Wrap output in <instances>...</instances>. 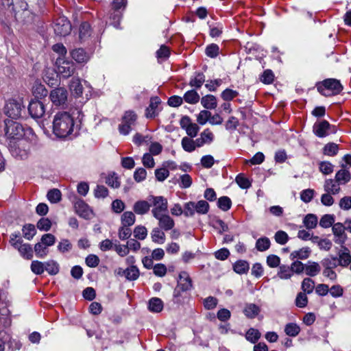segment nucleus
Listing matches in <instances>:
<instances>
[{
	"label": "nucleus",
	"mask_w": 351,
	"mask_h": 351,
	"mask_svg": "<svg viewBox=\"0 0 351 351\" xmlns=\"http://www.w3.org/2000/svg\"><path fill=\"white\" fill-rule=\"evenodd\" d=\"M121 18V12L119 10H114V11L112 13H110L109 16L110 25H112L117 28L119 25Z\"/></svg>",
	"instance_id": "nucleus-56"
},
{
	"label": "nucleus",
	"mask_w": 351,
	"mask_h": 351,
	"mask_svg": "<svg viewBox=\"0 0 351 351\" xmlns=\"http://www.w3.org/2000/svg\"><path fill=\"white\" fill-rule=\"evenodd\" d=\"M219 51V46L216 44L213 43L206 47L205 53L207 56L213 58L218 56Z\"/></svg>",
	"instance_id": "nucleus-61"
},
{
	"label": "nucleus",
	"mask_w": 351,
	"mask_h": 351,
	"mask_svg": "<svg viewBox=\"0 0 351 351\" xmlns=\"http://www.w3.org/2000/svg\"><path fill=\"white\" fill-rule=\"evenodd\" d=\"M57 71L63 77L71 76L75 70V65L72 61L58 58L56 60Z\"/></svg>",
	"instance_id": "nucleus-10"
},
{
	"label": "nucleus",
	"mask_w": 351,
	"mask_h": 351,
	"mask_svg": "<svg viewBox=\"0 0 351 351\" xmlns=\"http://www.w3.org/2000/svg\"><path fill=\"white\" fill-rule=\"evenodd\" d=\"M341 184L335 179H327L325 180L324 189L327 193H330L332 195L338 194L341 190Z\"/></svg>",
	"instance_id": "nucleus-23"
},
{
	"label": "nucleus",
	"mask_w": 351,
	"mask_h": 351,
	"mask_svg": "<svg viewBox=\"0 0 351 351\" xmlns=\"http://www.w3.org/2000/svg\"><path fill=\"white\" fill-rule=\"evenodd\" d=\"M14 247L19 251L21 256L24 258L30 260L33 257V250L32 246L29 243H23L21 242L14 243Z\"/></svg>",
	"instance_id": "nucleus-16"
},
{
	"label": "nucleus",
	"mask_w": 351,
	"mask_h": 351,
	"mask_svg": "<svg viewBox=\"0 0 351 351\" xmlns=\"http://www.w3.org/2000/svg\"><path fill=\"white\" fill-rule=\"evenodd\" d=\"M274 239L278 244L285 245L289 240V236L285 231L278 230L275 233Z\"/></svg>",
	"instance_id": "nucleus-60"
},
{
	"label": "nucleus",
	"mask_w": 351,
	"mask_h": 351,
	"mask_svg": "<svg viewBox=\"0 0 351 351\" xmlns=\"http://www.w3.org/2000/svg\"><path fill=\"white\" fill-rule=\"evenodd\" d=\"M72 58L78 63H85L89 60V56L82 48L74 49L70 51Z\"/></svg>",
	"instance_id": "nucleus-21"
},
{
	"label": "nucleus",
	"mask_w": 351,
	"mask_h": 351,
	"mask_svg": "<svg viewBox=\"0 0 351 351\" xmlns=\"http://www.w3.org/2000/svg\"><path fill=\"white\" fill-rule=\"evenodd\" d=\"M10 152L14 158L21 160L27 158L28 156L27 150L23 146L22 143H14L10 145Z\"/></svg>",
	"instance_id": "nucleus-17"
},
{
	"label": "nucleus",
	"mask_w": 351,
	"mask_h": 351,
	"mask_svg": "<svg viewBox=\"0 0 351 351\" xmlns=\"http://www.w3.org/2000/svg\"><path fill=\"white\" fill-rule=\"evenodd\" d=\"M321 271V267L317 262L308 261L305 264V273L307 276L313 277L317 276Z\"/></svg>",
	"instance_id": "nucleus-26"
},
{
	"label": "nucleus",
	"mask_w": 351,
	"mask_h": 351,
	"mask_svg": "<svg viewBox=\"0 0 351 351\" xmlns=\"http://www.w3.org/2000/svg\"><path fill=\"white\" fill-rule=\"evenodd\" d=\"M232 206L231 199L227 196H223L218 199L217 206L223 211L228 210Z\"/></svg>",
	"instance_id": "nucleus-50"
},
{
	"label": "nucleus",
	"mask_w": 351,
	"mask_h": 351,
	"mask_svg": "<svg viewBox=\"0 0 351 351\" xmlns=\"http://www.w3.org/2000/svg\"><path fill=\"white\" fill-rule=\"evenodd\" d=\"M70 90L72 94L79 97L82 94L83 86L79 78H73L70 83Z\"/></svg>",
	"instance_id": "nucleus-31"
},
{
	"label": "nucleus",
	"mask_w": 351,
	"mask_h": 351,
	"mask_svg": "<svg viewBox=\"0 0 351 351\" xmlns=\"http://www.w3.org/2000/svg\"><path fill=\"white\" fill-rule=\"evenodd\" d=\"M270 240L266 237L259 238L256 242V248L260 252L266 251L270 247Z\"/></svg>",
	"instance_id": "nucleus-43"
},
{
	"label": "nucleus",
	"mask_w": 351,
	"mask_h": 351,
	"mask_svg": "<svg viewBox=\"0 0 351 351\" xmlns=\"http://www.w3.org/2000/svg\"><path fill=\"white\" fill-rule=\"evenodd\" d=\"M303 223L307 229H313L317 225V217L314 214H308L304 217Z\"/></svg>",
	"instance_id": "nucleus-36"
},
{
	"label": "nucleus",
	"mask_w": 351,
	"mask_h": 351,
	"mask_svg": "<svg viewBox=\"0 0 351 351\" xmlns=\"http://www.w3.org/2000/svg\"><path fill=\"white\" fill-rule=\"evenodd\" d=\"M1 1L5 8H8L16 21H23L25 18L29 14V11L27 10L28 5L23 1H20L15 5L13 3V0H1Z\"/></svg>",
	"instance_id": "nucleus-2"
},
{
	"label": "nucleus",
	"mask_w": 351,
	"mask_h": 351,
	"mask_svg": "<svg viewBox=\"0 0 351 351\" xmlns=\"http://www.w3.org/2000/svg\"><path fill=\"white\" fill-rule=\"evenodd\" d=\"M152 241L159 244H163L165 241V234L159 228H154L151 232Z\"/></svg>",
	"instance_id": "nucleus-33"
},
{
	"label": "nucleus",
	"mask_w": 351,
	"mask_h": 351,
	"mask_svg": "<svg viewBox=\"0 0 351 351\" xmlns=\"http://www.w3.org/2000/svg\"><path fill=\"white\" fill-rule=\"evenodd\" d=\"M164 307L163 302L160 298H152L148 302V309L152 313H160Z\"/></svg>",
	"instance_id": "nucleus-25"
},
{
	"label": "nucleus",
	"mask_w": 351,
	"mask_h": 351,
	"mask_svg": "<svg viewBox=\"0 0 351 351\" xmlns=\"http://www.w3.org/2000/svg\"><path fill=\"white\" fill-rule=\"evenodd\" d=\"M136 216L132 211L124 212L121 217V226L130 227L134 224Z\"/></svg>",
	"instance_id": "nucleus-29"
},
{
	"label": "nucleus",
	"mask_w": 351,
	"mask_h": 351,
	"mask_svg": "<svg viewBox=\"0 0 351 351\" xmlns=\"http://www.w3.org/2000/svg\"><path fill=\"white\" fill-rule=\"evenodd\" d=\"M23 108L24 106L21 101L11 99L6 103L4 107V112L10 119H16L21 117Z\"/></svg>",
	"instance_id": "nucleus-8"
},
{
	"label": "nucleus",
	"mask_w": 351,
	"mask_h": 351,
	"mask_svg": "<svg viewBox=\"0 0 351 351\" xmlns=\"http://www.w3.org/2000/svg\"><path fill=\"white\" fill-rule=\"evenodd\" d=\"M235 181L237 184L243 189H247L251 186V182L247 178L244 177L243 174H239L236 177Z\"/></svg>",
	"instance_id": "nucleus-57"
},
{
	"label": "nucleus",
	"mask_w": 351,
	"mask_h": 351,
	"mask_svg": "<svg viewBox=\"0 0 351 351\" xmlns=\"http://www.w3.org/2000/svg\"><path fill=\"white\" fill-rule=\"evenodd\" d=\"M52 104L56 106L64 108L68 101V92L63 87L53 89L49 95Z\"/></svg>",
	"instance_id": "nucleus-7"
},
{
	"label": "nucleus",
	"mask_w": 351,
	"mask_h": 351,
	"mask_svg": "<svg viewBox=\"0 0 351 351\" xmlns=\"http://www.w3.org/2000/svg\"><path fill=\"white\" fill-rule=\"evenodd\" d=\"M60 270L59 264L53 261L49 260L45 262V271H46L49 275L54 276L58 274Z\"/></svg>",
	"instance_id": "nucleus-34"
},
{
	"label": "nucleus",
	"mask_w": 351,
	"mask_h": 351,
	"mask_svg": "<svg viewBox=\"0 0 351 351\" xmlns=\"http://www.w3.org/2000/svg\"><path fill=\"white\" fill-rule=\"evenodd\" d=\"M332 230L335 237V243L339 245L345 244L348 237L345 232L346 228L344 225L340 222L334 223L332 226Z\"/></svg>",
	"instance_id": "nucleus-12"
},
{
	"label": "nucleus",
	"mask_w": 351,
	"mask_h": 351,
	"mask_svg": "<svg viewBox=\"0 0 351 351\" xmlns=\"http://www.w3.org/2000/svg\"><path fill=\"white\" fill-rule=\"evenodd\" d=\"M76 213L81 217L89 219L92 215V210L89 206L82 199H77L74 204Z\"/></svg>",
	"instance_id": "nucleus-14"
},
{
	"label": "nucleus",
	"mask_w": 351,
	"mask_h": 351,
	"mask_svg": "<svg viewBox=\"0 0 351 351\" xmlns=\"http://www.w3.org/2000/svg\"><path fill=\"white\" fill-rule=\"evenodd\" d=\"M28 111L32 118H41L45 112V104L39 99H32L29 104Z\"/></svg>",
	"instance_id": "nucleus-11"
},
{
	"label": "nucleus",
	"mask_w": 351,
	"mask_h": 351,
	"mask_svg": "<svg viewBox=\"0 0 351 351\" xmlns=\"http://www.w3.org/2000/svg\"><path fill=\"white\" fill-rule=\"evenodd\" d=\"M139 276V271L138 269L136 266H131L130 267L127 268L126 276L125 278L128 280H135Z\"/></svg>",
	"instance_id": "nucleus-63"
},
{
	"label": "nucleus",
	"mask_w": 351,
	"mask_h": 351,
	"mask_svg": "<svg viewBox=\"0 0 351 351\" xmlns=\"http://www.w3.org/2000/svg\"><path fill=\"white\" fill-rule=\"evenodd\" d=\"M150 207L151 204L147 201L138 200L134 204L132 208L136 214L143 215L149 212Z\"/></svg>",
	"instance_id": "nucleus-22"
},
{
	"label": "nucleus",
	"mask_w": 351,
	"mask_h": 351,
	"mask_svg": "<svg viewBox=\"0 0 351 351\" xmlns=\"http://www.w3.org/2000/svg\"><path fill=\"white\" fill-rule=\"evenodd\" d=\"M311 249L308 247H302L298 250H295L292 252L290 254V258L291 260L294 259H306L309 257L311 254Z\"/></svg>",
	"instance_id": "nucleus-27"
},
{
	"label": "nucleus",
	"mask_w": 351,
	"mask_h": 351,
	"mask_svg": "<svg viewBox=\"0 0 351 351\" xmlns=\"http://www.w3.org/2000/svg\"><path fill=\"white\" fill-rule=\"evenodd\" d=\"M149 200L152 202L151 206L154 207L152 210L154 217H158L162 213L167 211L168 202L163 196L150 195Z\"/></svg>",
	"instance_id": "nucleus-6"
},
{
	"label": "nucleus",
	"mask_w": 351,
	"mask_h": 351,
	"mask_svg": "<svg viewBox=\"0 0 351 351\" xmlns=\"http://www.w3.org/2000/svg\"><path fill=\"white\" fill-rule=\"evenodd\" d=\"M249 263L247 261L243 260L237 261L233 265L234 271L239 274L247 273V271L249 270Z\"/></svg>",
	"instance_id": "nucleus-38"
},
{
	"label": "nucleus",
	"mask_w": 351,
	"mask_h": 351,
	"mask_svg": "<svg viewBox=\"0 0 351 351\" xmlns=\"http://www.w3.org/2000/svg\"><path fill=\"white\" fill-rule=\"evenodd\" d=\"M158 220L159 227L165 230L168 231L171 230L175 225L173 219L168 215H159L158 217H155Z\"/></svg>",
	"instance_id": "nucleus-18"
},
{
	"label": "nucleus",
	"mask_w": 351,
	"mask_h": 351,
	"mask_svg": "<svg viewBox=\"0 0 351 351\" xmlns=\"http://www.w3.org/2000/svg\"><path fill=\"white\" fill-rule=\"evenodd\" d=\"M53 27L55 34L59 36H66L71 31V23L65 16H60L56 19Z\"/></svg>",
	"instance_id": "nucleus-9"
},
{
	"label": "nucleus",
	"mask_w": 351,
	"mask_h": 351,
	"mask_svg": "<svg viewBox=\"0 0 351 351\" xmlns=\"http://www.w3.org/2000/svg\"><path fill=\"white\" fill-rule=\"evenodd\" d=\"M330 124L326 120H322L320 122L315 123L313 125L314 134L319 137L324 138L329 134V130L330 129Z\"/></svg>",
	"instance_id": "nucleus-15"
},
{
	"label": "nucleus",
	"mask_w": 351,
	"mask_h": 351,
	"mask_svg": "<svg viewBox=\"0 0 351 351\" xmlns=\"http://www.w3.org/2000/svg\"><path fill=\"white\" fill-rule=\"evenodd\" d=\"M195 211L198 214L204 215L208 212L209 204L205 200H199L195 202Z\"/></svg>",
	"instance_id": "nucleus-53"
},
{
	"label": "nucleus",
	"mask_w": 351,
	"mask_h": 351,
	"mask_svg": "<svg viewBox=\"0 0 351 351\" xmlns=\"http://www.w3.org/2000/svg\"><path fill=\"white\" fill-rule=\"evenodd\" d=\"M261 332L255 328H250L245 335L246 339L252 343H255L261 338Z\"/></svg>",
	"instance_id": "nucleus-42"
},
{
	"label": "nucleus",
	"mask_w": 351,
	"mask_h": 351,
	"mask_svg": "<svg viewBox=\"0 0 351 351\" xmlns=\"http://www.w3.org/2000/svg\"><path fill=\"white\" fill-rule=\"evenodd\" d=\"M318 92L325 97L338 95L343 89L340 81L334 78H329L317 84Z\"/></svg>",
	"instance_id": "nucleus-3"
},
{
	"label": "nucleus",
	"mask_w": 351,
	"mask_h": 351,
	"mask_svg": "<svg viewBox=\"0 0 351 351\" xmlns=\"http://www.w3.org/2000/svg\"><path fill=\"white\" fill-rule=\"evenodd\" d=\"M301 289L304 293L310 294L313 293L315 287V282L310 278H306L303 280L301 285Z\"/></svg>",
	"instance_id": "nucleus-37"
},
{
	"label": "nucleus",
	"mask_w": 351,
	"mask_h": 351,
	"mask_svg": "<svg viewBox=\"0 0 351 351\" xmlns=\"http://www.w3.org/2000/svg\"><path fill=\"white\" fill-rule=\"evenodd\" d=\"M214 135L209 129L204 130L201 134L199 138L195 140L197 147H202L204 144H210L213 142Z\"/></svg>",
	"instance_id": "nucleus-20"
},
{
	"label": "nucleus",
	"mask_w": 351,
	"mask_h": 351,
	"mask_svg": "<svg viewBox=\"0 0 351 351\" xmlns=\"http://www.w3.org/2000/svg\"><path fill=\"white\" fill-rule=\"evenodd\" d=\"M342 169L338 171L335 175V180L340 184H345L351 180V173L347 169H345L346 165H341Z\"/></svg>",
	"instance_id": "nucleus-24"
},
{
	"label": "nucleus",
	"mask_w": 351,
	"mask_h": 351,
	"mask_svg": "<svg viewBox=\"0 0 351 351\" xmlns=\"http://www.w3.org/2000/svg\"><path fill=\"white\" fill-rule=\"evenodd\" d=\"M47 197L50 202L58 203L61 200V192L59 189H53L48 191Z\"/></svg>",
	"instance_id": "nucleus-51"
},
{
	"label": "nucleus",
	"mask_w": 351,
	"mask_h": 351,
	"mask_svg": "<svg viewBox=\"0 0 351 351\" xmlns=\"http://www.w3.org/2000/svg\"><path fill=\"white\" fill-rule=\"evenodd\" d=\"M94 195L98 199L105 198L108 195V190L103 185H97L94 189Z\"/></svg>",
	"instance_id": "nucleus-62"
},
{
	"label": "nucleus",
	"mask_w": 351,
	"mask_h": 351,
	"mask_svg": "<svg viewBox=\"0 0 351 351\" xmlns=\"http://www.w3.org/2000/svg\"><path fill=\"white\" fill-rule=\"evenodd\" d=\"M181 145L183 149L187 152H192L197 147L195 141L193 140V138L188 136L182 138Z\"/></svg>",
	"instance_id": "nucleus-32"
},
{
	"label": "nucleus",
	"mask_w": 351,
	"mask_h": 351,
	"mask_svg": "<svg viewBox=\"0 0 351 351\" xmlns=\"http://www.w3.org/2000/svg\"><path fill=\"white\" fill-rule=\"evenodd\" d=\"M150 140L151 137H149L148 135L143 136L140 133H136L133 136V143L137 146H140L143 143L148 144Z\"/></svg>",
	"instance_id": "nucleus-59"
},
{
	"label": "nucleus",
	"mask_w": 351,
	"mask_h": 351,
	"mask_svg": "<svg viewBox=\"0 0 351 351\" xmlns=\"http://www.w3.org/2000/svg\"><path fill=\"white\" fill-rule=\"evenodd\" d=\"M5 136L12 139L20 140L25 134V129L23 125L12 119H5Z\"/></svg>",
	"instance_id": "nucleus-4"
},
{
	"label": "nucleus",
	"mask_w": 351,
	"mask_h": 351,
	"mask_svg": "<svg viewBox=\"0 0 351 351\" xmlns=\"http://www.w3.org/2000/svg\"><path fill=\"white\" fill-rule=\"evenodd\" d=\"M22 231L24 238L27 240H31L36 232L35 226L31 223L25 225L22 229Z\"/></svg>",
	"instance_id": "nucleus-49"
},
{
	"label": "nucleus",
	"mask_w": 351,
	"mask_h": 351,
	"mask_svg": "<svg viewBox=\"0 0 351 351\" xmlns=\"http://www.w3.org/2000/svg\"><path fill=\"white\" fill-rule=\"evenodd\" d=\"M335 222V216L333 215L326 214L323 215L319 221V226L327 228L333 226Z\"/></svg>",
	"instance_id": "nucleus-52"
},
{
	"label": "nucleus",
	"mask_w": 351,
	"mask_h": 351,
	"mask_svg": "<svg viewBox=\"0 0 351 351\" xmlns=\"http://www.w3.org/2000/svg\"><path fill=\"white\" fill-rule=\"evenodd\" d=\"M160 104V99L158 97H151L149 105L145 110L147 118H154L158 114L157 108Z\"/></svg>",
	"instance_id": "nucleus-19"
},
{
	"label": "nucleus",
	"mask_w": 351,
	"mask_h": 351,
	"mask_svg": "<svg viewBox=\"0 0 351 351\" xmlns=\"http://www.w3.org/2000/svg\"><path fill=\"white\" fill-rule=\"evenodd\" d=\"M183 99L188 104H195L199 101L200 97L196 90H190L185 93Z\"/></svg>",
	"instance_id": "nucleus-35"
},
{
	"label": "nucleus",
	"mask_w": 351,
	"mask_h": 351,
	"mask_svg": "<svg viewBox=\"0 0 351 351\" xmlns=\"http://www.w3.org/2000/svg\"><path fill=\"white\" fill-rule=\"evenodd\" d=\"M274 79V75L271 70L267 69L260 77V80L266 84H270L273 82Z\"/></svg>",
	"instance_id": "nucleus-58"
},
{
	"label": "nucleus",
	"mask_w": 351,
	"mask_h": 351,
	"mask_svg": "<svg viewBox=\"0 0 351 351\" xmlns=\"http://www.w3.org/2000/svg\"><path fill=\"white\" fill-rule=\"evenodd\" d=\"M147 235V230L143 226H137L134 229V237L139 240H144Z\"/></svg>",
	"instance_id": "nucleus-55"
},
{
	"label": "nucleus",
	"mask_w": 351,
	"mask_h": 351,
	"mask_svg": "<svg viewBox=\"0 0 351 351\" xmlns=\"http://www.w3.org/2000/svg\"><path fill=\"white\" fill-rule=\"evenodd\" d=\"M338 145L335 143H328L323 147V154L329 156H334L337 154Z\"/></svg>",
	"instance_id": "nucleus-44"
},
{
	"label": "nucleus",
	"mask_w": 351,
	"mask_h": 351,
	"mask_svg": "<svg viewBox=\"0 0 351 351\" xmlns=\"http://www.w3.org/2000/svg\"><path fill=\"white\" fill-rule=\"evenodd\" d=\"M259 313L260 308L255 304H246L243 309V313L250 319L254 318Z\"/></svg>",
	"instance_id": "nucleus-30"
},
{
	"label": "nucleus",
	"mask_w": 351,
	"mask_h": 351,
	"mask_svg": "<svg viewBox=\"0 0 351 351\" xmlns=\"http://www.w3.org/2000/svg\"><path fill=\"white\" fill-rule=\"evenodd\" d=\"M90 35V25L87 22H83L80 26L79 38L81 41L86 40Z\"/></svg>",
	"instance_id": "nucleus-40"
},
{
	"label": "nucleus",
	"mask_w": 351,
	"mask_h": 351,
	"mask_svg": "<svg viewBox=\"0 0 351 351\" xmlns=\"http://www.w3.org/2000/svg\"><path fill=\"white\" fill-rule=\"evenodd\" d=\"M300 331V326L295 323H289L285 327V332L290 337L297 336Z\"/></svg>",
	"instance_id": "nucleus-45"
},
{
	"label": "nucleus",
	"mask_w": 351,
	"mask_h": 351,
	"mask_svg": "<svg viewBox=\"0 0 351 351\" xmlns=\"http://www.w3.org/2000/svg\"><path fill=\"white\" fill-rule=\"evenodd\" d=\"M136 119L137 115L134 111H126L122 117L121 123L118 126L119 133L125 136L128 135L135 125Z\"/></svg>",
	"instance_id": "nucleus-5"
},
{
	"label": "nucleus",
	"mask_w": 351,
	"mask_h": 351,
	"mask_svg": "<svg viewBox=\"0 0 351 351\" xmlns=\"http://www.w3.org/2000/svg\"><path fill=\"white\" fill-rule=\"evenodd\" d=\"M177 282L176 287L182 292L190 291L193 288L192 280L186 271H183L179 274Z\"/></svg>",
	"instance_id": "nucleus-13"
},
{
	"label": "nucleus",
	"mask_w": 351,
	"mask_h": 351,
	"mask_svg": "<svg viewBox=\"0 0 351 351\" xmlns=\"http://www.w3.org/2000/svg\"><path fill=\"white\" fill-rule=\"evenodd\" d=\"M321 264L324 268L335 269L339 265L337 263V256H330L329 257L324 258L321 261Z\"/></svg>",
	"instance_id": "nucleus-41"
},
{
	"label": "nucleus",
	"mask_w": 351,
	"mask_h": 351,
	"mask_svg": "<svg viewBox=\"0 0 351 351\" xmlns=\"http://www.w3.org/2000/svg\"><path fill=\"white\" fill-rule=\"evenodd\" d=\"M337 263L339 266L347 267L351 264L350 253H338Z\"/></svg>",
	"instance_id": "nucleus-46"
},
{
	"label": "nucleus",
	"mask_w": 351,
	"mask_h": 351,
	"mask_svg": "<svg viewBox=\"0 0 351 351\" xmlns=\"http://www.w3.org/2000/svg\"><path fill=\"white\" fill-rule=\"evenodd\" d=\"M33 94L36 98V99H38L45 97L48 94V91L44 85L36 84L33 87Z\"/></svg>",
	"instance_id": "nucleus-47"
},
{
	"label": "nucleus",
	"mask_w": 351,
	"mask_h": 351,
	"mask_svg": "<svg viewBox=\"0 0 351 351\" xmlns=\"http://www.w3.org/2000/svg\"><path fill=\"white\" fill-rule=\"evenodd\" d=\"M77 117H74V112L70 113L66 111H59L56 113L53 119V132L59 138H66L72 134L73 132L79 128L83 114L77 110Z\"/></svg>",
	"instance_id": "nucleus-1"
},
{
	"label": "nucleus",
	"mask_w": 351,
	"mask_h": 351,
	"mask_svg": "<svg viewBox=\"0 0 351 351\" xmlns=\"http://www.w3.org/2000/svg\"><path fill=\"white\" fill-rule=\"evenodd\" d=\"M277 275L280 279L287 280L291 278V277L293 276L291 267L285 265L279 266Z\"/></svg>",
	"instance_id": "nucleus-39"
},
{
	"label": "nucleus",
	"mask_w": 351,
	"mask_h": 351,
	"mask_svg": "<svg viewBox=\"0 0 351 351\" xmlns=\"http://www.w3.org/2000/svg\"><path fill=\"white\" fill-rule=\"evenodd\" d=\"M205 81V76L202 73H197L195 77L191 78L189 82V85L191 86L195 87L196 88H199Z\"/></svg>",
	"instance_id": "nucleus-48"
},
{
	"label": "nucleus",
	"mask_w": 351,
	"mask_h": 351,
	"mask_svg": "<svg viewBox=\"0 0 351 351\" xmlns=\"http://www.w3.org/2000/svg\"><path fill=\"white\" fill-rule=\"evenodd\" d=\"M201 104L206 109H215L217 106V99L213 95H207L202 97Z\"/></svg>",
	"instance_id": "nucleus-28"
},
{
	"label": "nucleus",
	"mask_w": 351,
	"mask_h": 351,
	"mask_svg": "<svg viewBox=\"0 0 351 351\" xmlns=\"http://www.w3.org/2000/svg\"><path fill=\"white\" fill-rule=\"evenodd\" d=\"M30 268L34 274L40 275L45 271V263L39 261H33Z\"/></svg>",
	"instance_id": "nucleus-54"
},
{
	"label": "nucleus",
	"mask_w": 351,
	"mask_h": 351,
	"mask_svg": "<svg viewBox=\"0 0 351 351\" xmlns=\"http://www.w3.org/2000/svg\"><path fill=\"white\" fill-rule=\"evenodd\" d=\"M106 183L114 189H117L120 186V182L119 181L118 176L113 173L112 174H110L106 180Z\"/></svg>",
	"instance_id": "nucleus-64"
}]
</instances>
